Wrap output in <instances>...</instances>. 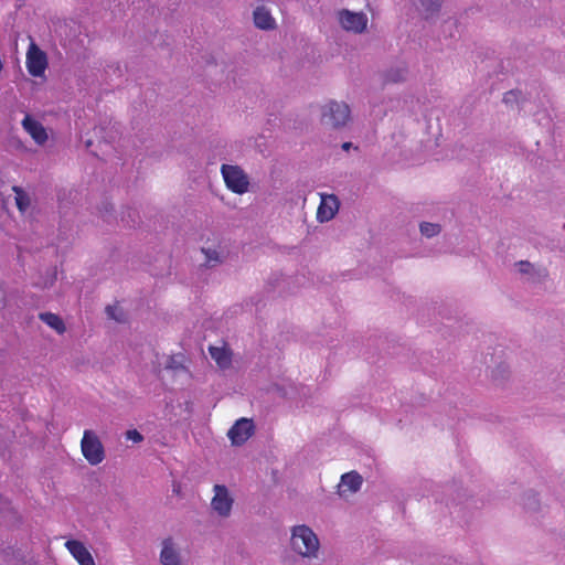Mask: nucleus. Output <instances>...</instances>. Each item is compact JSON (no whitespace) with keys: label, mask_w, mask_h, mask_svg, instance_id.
<instances>
[{"label":"nucleus","mask_w":565,"mask_h":565,"mask_svg":"<svg viewBox=\"0 0 565 565\" xmlns=\"http://www.w3.org/2000/svg\"><path fill=\"white\" fill-rule=\"evenodd\" d=\"M39 318L50 328L54 329L57 333H64L65 324L57 315L52 312H42L39 315Z\"/></svg>","instance_id":"dca6fc26"},{"label":"nucleus","mask_w":565,"mask_h":565,"mask_svg":"<svg viewBox=\"0 0 565 565\" xmlns=\"http://www.w3.org/2000/svg\"><path fill=\"white\" fill-rule=\"evenodd\" d=\"M17 196H15V201H17V206L19 207L20 211H25L28 205H29V199L28 196L23 193V191L17 186L13 188Z\"/></svg>","instance_id":"aec40b11"},{"label":"nucleus","mask_w":565,"mask_h":565,"mask_svg":"<svg viewBox=\"0 0 565 565\" xmlns=\"http://www.w3.org/2000/svg\"><path fill=\"white\" fill-rule=\"evenodd\" d=\"M519 269L521 273H530L532 265L529 262H520Z\"/></svg>","instance_id":"393cba45"},{"label":"nucleus","mask_w":565,"mask_h":565,"mask_svg":"<svg viewBox=\"0 0 565 565\" xmlns=\"http://www.w3.org/2000/svg\"><path fill=\"white\" fill-rule=\"evenodd\" d=\"M341 26L353 33H362L367 26V15L363 12H353L350 10H341L338 13Z\"/></svg>","instance_id":"423d86ee"},{"label":"nucleus","mask_w":565,"mask_h":565,"mask_svg":"<svg viewBox=\"0 0 565 565\" xmlns=\"http://www.w3.org/2000/svg\"><path fill=\"white\" fill-rule=\"evenodd\" d=\"M254 434V423L248 418L238 419L228 430L227 436L232 444L241 446Z\"/></svg>","instance_id":"0eeeda50"},{"label":"nucleus","mask_w":565,"mask_h":565,"mask_svg":"<svg viewBox=\"0 0 565 565\" xmlns=\"http://www.w3.org/2000/svg\"><path fill=\"white\" fill-rule=\"evenodd\" d=\"M419 3L427 17L433 15L440 8V0H419Z\"/></svg>","instance_id":"6ab92c4d"},{"label":"nucleus","mask_w":565,"mask_h":565,"mask_svg":"<svg viewBox=\"0 0 565 565\" xmlns=\"http://www.w3.org/2000/svg\"><path fill=\"white\" fill-rule=\"evenodd\" d=\"M352 147H353V143H352V142H344V143L342 145V149H343L344 151H349Z\"/></svg>","instance_id":"a878e982"},{"label":"nucleus","mask_w":565,"mask_h":565,"mask_svg":"<svg viewBox=\"0 0 565 565\" xmlns=\"http://www.w3.org/2000/svg\"><path fill=\"white\" fill-rule=\"evenodd\" d=\"M350 119V108L344 103L329 102L322 110V120L334 128L341 127Z\"/></svg>","instance_id":"20e7f679"},{"label":"nucleus","mask_w":565,"mask_h":565,"mask_svg":"<svg viewBox=\"0 0 565 565\" xmlns=\"http://www.w3.org/2000/svg\"><path fill=\"white\" fill-rule=\"evenodd\" d=\"M339 210V200L335 195H321V202L318 206L317 218L319 222L332 220Z\"/></svg>","instance_id":"1a4fd4ad"},{"label":"nucleus","mask_w":565,"mask_h":565,"mask_svg":"<svg viewBox=\"0 0 565 565\" xmlns=\"http://www.w3.org/2000/svg\"><path fill=\"white\" fill-rule=\"evenodd\" d=\"M519 95H520V93H519V92H516V90H510V92H508V93H505V94H504L503 102H504L505 104H510V103H512V102L516 100Z\"/></svg>","instance_id":"5701e85b"},{"label":"nucleus","mask_w":565,"mask_h":565,"mask_svg":"<svg viewBox=\"0 0 565 565\" xmlns=\"http://www.w3.org/2000/svg\"><path fill=\"white\" fill-rule=\"evenodd\" d=\"M226 186L237 194L247 192L249 181L244 171L237 166L223 164L221 168Z\"/></svg>","instance_id":"7ed1b4c3"},{"label":"nucleus","mask_w":565,"mask_h":565,"mask_svg":"<svg viewBox=\"0 0 565 565\" xmlns=\"http://www.w3.org/2000/svg\"><path fill=\"white\" fill-rule=\"evenodd\" d=\"M126 439L131 440L134 443H141L143 440V436L137 429H129L125 434Z\"/></svg>","instance_id":"4be33fe9"},{"label":"nucleus","mask_w":565,"mask_h":565,"mask_svg":"<svg viewBox=\"0 0 565 565\" xmlns=\"http://www.w3.org/2000/svg\"><path fill=\"white\" fill-rule=\"evenodd\" d=\"M291 548L303 557L317 556L320 543L315 532L307 525H297L291 533Z\"/></svg>","instance_id":"f257e3e1"},{"label":"nucleus","mask_w":565,"mask_h":565,"mask_svg":"<svg viewBox=\"0 0 565 565\" xmlns=\"http://www.w3.org/2000/svg\"><path fill=\"white\" fill-rule=\"evenodd\" d=\"M160 561L162 565H182L180 553L171 539L162 542Z\"/></svg>","instance_id":"f8f14e48"},{"label":"nucleus","mask_w":565,"mask_h":565,"mask_svg":"<svg viewBox=\"0 0 565 565\" xmlns=\"http://www.w3.org/2000/svg\"><path fill=\"white\" fill-rule=\"evenodd\" d=\"M408 74L405 63H397L385 72L384 79L387 83H399L406 79Z\"/></svg>","instance_id":"4468645a"},{"label":"nucleus","mask_w":565,"mask_h":565,"mask_svg":"<svg viewBox=\"0 0 565 565\" xmlns=\"http://www.w3.org/2000/svg\"><path fill=\"white\" fill-rule=\"evenodd\" d=\"M65 547L79 565H95V561L88 548L79 541L68 540Z\"/></svg>","instance_id":"9d476101"},{"label":"nucleus","mask_w":565,"mask_h":565,"mask_svg":"<svg viewBox=\"0 0 565 565\" xmlns=\"http://www.w3.org/2000/svg\"><path fill=\"white\" fill-rule=\"evenodd\" d=\"M25 65L28 72L34 77L43 76L47 67L46 54L34 42L29 45Z\"/></svg>","instance_id":"39448f33"},{"label":"nucleus","mask_w":565,"mask_h":565,"mask_svg":"<svg viewBox=\"0 0 565 565\" xmlns=\"http://www.w3.org/2000/svg\"><path fill=\"white\" fill-rule=\"evenodd\" d=\"M419 231L426 238H431L440 233L441 227L438 223L423 222L419 225Z\"/></svg>","instance_id":"a211bd4d"},{"label":"nucleus","mask_w":565,"mask_h":565,"mask_svg":"<svg viewBox=\"0 0 565 565\" xmlns=\"http://www.w3.org/2000/svg\"><path fill=\"white\" fill-rule=\"evenodd\" d=\"M209 351L220 367L225 369L231 364V355L224 348L210 347Z\"/></svg>","instance_id":"f3484780"},{"label":"nucleus","mask_w":565,"mask_h":565,"mask_svg":"<svg viewBox=\"0 0 565 565\" xmlns=\"http://www.w3.org/2000/svg\"><path fill=\"white\" fill-rule=\"evenodd\" d=\"M202 252L206 255V259L209 263L218 262V254L215 250L211 249H202Z\"/></svg>","instance_id":"b1692460"},{"label":"nucleus","mask_w":565,"mask_h":565,"mask_svg":"<svg viewBox=\"0 0 565 565\" xmlns=\"http://www.w3.org/2000/svg\"><path fill=\"white\" fill-rule=\"evenodd\" d=\"M106 312L110 319H113L117 322L124 321V312L121 311V309L118 306H107Z\"/></svg>","instance_id":"412c9836"},{"label":"nucleus","mask_w":565,"mask_h":565,"mask_svg":"<svg viewBox=\"0 0 565 565\" xmlns=\"http://www.w3.org/2000/svg\"><path fill=\"white\" fill-rule=\"evenodd\" d=\"M254 23L262 30H270L275 28V20L269 10L265 7H257L254 11Z\"/></svg>","instance_id":"ddd939ff"},{"label":"nucleus","mask_w":565,"mask_h":565,"mask_svg":"<svg viewBox=\"0 0 565 565\" xmlns=\"http://www.w3.org/2000/svg\"><path fill=\"white\" fill-rule=\"evenodd\" d=\"M362 484V478L356 472H348L342 475L340 488H348L351 492H356Z\"/></svg>","instance_id":"2eb2a0df"},{"label":"nucleus","mask_w":565,"mask_h":565,"mask_svg":"<svg viewBox=\"0 0 565 565\" xmlns=\"http://www.w3.org/2000/svg\"><path fill=\"white\" fill-rule=\"evenodd\" d=\"M22 126L36 143L43 145L46 141L47 134L44 127L31 116L26 115L23 118Z\"/></svg>","instance_id":"9b49d317"},{"label":"nucleus","mask_w":565,"mask_h":565,"mask_svg":"<svg viewBox=\"0 0 565 565\" xmlns=\"http://www.w3.org/2000/svg\"><path fill=\"white\" fill-rule=\"evenodd\" d=\"M84 458L93 466L105 459V450L98 436L93 430H85L81 441Z\"/></svg>","instance_id":"f03ea898"},{"label":"nucleus","mask_w":565,"mask_h":565,"mask_svg":"<svg viewBox=\"0 0 565 565\" xmlns=\"http://www.w3.org/2000/svg\"><path fill=\"white\" fill-rule=\"evenodd\" d=\"M211 505L218 515H230L233 505V499L230 497L225 486H214V497L212 499Z\"/></svg>","instance_id":"6e6552de"}]
</instances>
